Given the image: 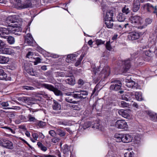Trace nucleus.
Masks as SVG:
<instances>
[{"label": "nucleus", "mask_w": 157, "mask_h": 157, "mask_svg": "<svg viewBox=\"0 0 157 157\" xmlns=\"http://www.w3.org/2000/svg\"><path fill=\"white\" fill-rule=\"evenodd\" d=\"M62 85V84L61 83H57L55 87L50 84L43 83L42 84L41 86L42 87L53 92L56 96L62 97L63 95V93L57 88V87H58L59 86H60Z\"/></svg>", "instance_id": "3"}, {"label": "nucleus", "mask_w": 157, "mask_h": 157, "mask_svg": "<svg viewBox=\"0 0 157 157\" xmlns=\"http://www.w3.org/2000/svg\"><path fill=\"white\" fill-rule=\"evenodd\" d=\"M98 87L97 86L95 87L94 90L93 91V92L92 93L91 95H94V96H96L97 94V92H96V90H98Z\"/></svg>", "instance_id": "54"}, {"label": "nucleus", "mask_w": 157, "mask_h": 157, "mask_svg": "<svg viewBox=\"0 0 157 157\" xmlns=\"http://www.w3.org/2000/svg\"><path fill=\"white\" fill-rule=\"evenodd\" d=\"M33 52H29L26 55V57L30 58H32L33 56Z\"/></svg>", "instance_id": "56"}, {"label": "nucleus", "mask_w": 157, "mask_h": 157, "mask_svg": "<svg viewBox=\"0 0 157 157\" xmlns=\"http://www.w3.org/2000/svg\"><path fill=\"white\" fill-rule=\"evenodd\" d=\"M7 41L10 44H13L15 42L14 38L11 36H9L7 38Z\"/></svg>", "instance_id": "40"}, {"label": "nucleus", "mask_w": 157, "mask_h": 157, "mask_svg": "<svg viewBox=\"0 0 157 157\" xmlns=\"http://www.w3.org/2000/svg\"><path fill=\"white\" fill-rule=\"evenodd\" d=\"M130 61V59H128L123 62V64L124 65V69H129L132 67Z\"/></svg>", "instance_id": "20"}, {"label": "nucleus", "mask_w": 157, "mask_h": 157, "mask_svg": "<svg viewBox=\"0 0 157 157\" xmlns=\"http://www.w3.org/2000/svg\"><path fill=\"white\" fill-rule=\"evenodd\" d=\"M105 23L106 27L108 28H111L113 27V24L112 20H105Z\"/></svg>", "instance_id": "29"}, {"label": "nucleus", "mask_w": 157, "mask_h": 157, "mask_svg": "<svg viewBox=\"0 0 157 157\" xmlns=\"http://www.w3.org/2000/svg\"><path fill=\"white\" fill-rule=\"evenodd\" d=\"M25 44L32 46L35 45L36 42L31 34H27L25 36Z\"/></svg>", "instance_id": "7"}, {"label": "nucleus", "mask_w": 157, "mask_h": 157, "mask_svg": "<svg viewBox=\"0 0 157 157\" xmlns=\"http://www.w3.org/2000/svg\"><path fill=\"white\" fill-rule=\"evenodd\" d=\"M115 26L119 30L123 29L124 28L123 25H120L117 24L115 25Z\"/></svg>", "instance_id": "57"}, {"label": "nucleus", "mask_w": 157, "mask_h": 157, "mask_svg": "<svg viewBox=\"0 0 157 157\" xmlns=\"http://www.w3.org/2000/svg\"><path fill=\"white\" fill-rule=\"evenodd\" d=\"M117 20L120 22L124 21L125 19V17L123 13H120L117 16Z\"/></svg>", "instance_id": "33"}, {"label": "nucleus", "mask_w": 157, "mask_h": 157, "mask_svg": "<svg viewBox=\"0 0 157 157\" xmlns=\"http://www.w3.org/2000/svg\"><path fill=\"white\" fill-rule=\"evenodd\" d=\"M134 95L132 92L128 93L127 94H123L121 96V98L122 100H126V101H130L132 98V96Z\"/></svg>", "instance_id": "14"}, {"label": "nucleus", "mask_w": 157, "mask_h": 157, "mask_svg": "<svg viewBox=\"0 0 157 157\" xmlns=\"http://www.w3.org/2000/svg\"><path fill=\"white\" fill-rule=\"evenodd\" d=\"M18 100L19 101H21L28 104L30 103V101L31 100L30 98L27 97H19L18 98Z\"/></svg>", "instance_id": "21"}, {"label": "nucleus", "mask_w": 157, "mask_h": 157, "mask_svg": "<svg viewBox=\"0 0 157 157\" xmlns=\"http://www.w3.org/2000/svg\"><path fill=\"white\" fill-rule=\"evenodd\" d=\"M110 41L109 40L107 41L105 44V47L109 51H110L112 49V47L110 45Z\"/></svg>", "instance_id": "46"}, {"label": "nucleus", "mask_w": 157, "mask_h": 157, "mask_svg": "<svg viewBox=\"0 0 157 157\" xmlns=\"http://www.w3.org/2000/svg\"><path fill=\"white\" fill-rule=\"evenodd\" d=\"M118 72L119 74L124 75H127L126 74L128 71V69H118Z\"/></svg>", "instance_id": "39"}, {"label": "nucleus", "mask_w": 157, "mask_h": 157, "mask_svg": "<svg viewBox=\"0 0 157 157\" xmlns=\"http://www.w3.org/2000/svg\"><path fill=\"white\" fill-rule=\"evenodd\" d=\"M84 57V54H82L80 56L79 59L75 63V66L77 67L80 65L83 58Z\"/></svg>", "instance_id": "36"}, {"label": "nucleus", "mask_w": 157, "mask_h": 157, "mask_svg": "<svg viewBox=\"0 0 157 157\" xmlns=\"http://www.w3.org/2000/svg\"><path fill=\"white\" fill-rule=\"evenodd\" d=\"M9 61V58L3 56H0V63H7Z\"/></svg>", "instance_id": "26"}, {"label": "nucleus", "mask_w": 157, "mask_h": 157, "mask_svg": "<svg viewBox=\"0 0 157 157\" xmlns=\"http://www.w3.org/2000/svg\"><path fill=\"white\" fill-rule=\"evenodd\" d=\"M144 7L145 8L148 12H153L155 13L157 16V8L156 6H153L149 3H147L144 5Z\"/></svg>", "instance_id": "10"}, {"label": "nucleus", "mask_w": 157, "mask_h": 157, "mask_svg": "<svg viewBox=\"0 0 157 157\" xmlns=\"http://www.w3.org/2000/svg\"><path fill=\"white\" fill-rule=\"evenodd\" d=\"M32 4L30 1L28 0L26 1L22 5L23 8H25L32 6Z\"/></svg>", "instance_id": "28"}, {"label": "nucleus", "mask_w": 157, "mask_h": 157, "mask_svg": "<svg viewBox=\"0 0 157 157\" xmlns=\"http://www.w3.org/2000/svg\"><path fill=\"white\" fill-rule=\"evenodd\" d=\"M66 95L68 96L66 98L65 100L68 102L73 103L77 104L78 101L73 100L74 98L72 94L66 93Z\"/></svg>", "instance_id": "13"}, {"label": "nucleus", "mask_w": 157, "mask_h": 157, "mask_svg": "<svg viewBox=\"0 0 157 157\" xmlns=\"http://www.w3.org/2000/svg\"><path fill=\"white\" fill-rule=\"evenodd\" d=\"M5 22L9 24L11 23H14L15 21L13 18L11 16H9L7 17L5 20Z\"/></svg>", "instance_id": "32"}, {"label": "nucleus", "mask_w": 157, "mask_h": 157, "mask_svg": "<svg viewBox=\"0 0 157 157\" xmlns=\"http://www.w3.org/2000/svg\"><path fill=\"white\" fill-rule=\"evenodd\" d=\"M112 84L109 87V90L111 91H117L121 90L122 83L121 82L118 80H114L111 82Z\"/></svg>", "instance_id": "5"}, {"label": "nucleus", "mask_w": 157, "mask_h": 157, "mask_svg": "<svg viewBox=\"0 0 157 157\" xmlns=\"http://www.w3.org/2000/svg\"><path fill=\"white\" fill-rule=\"evenodd\" d=\"M28 118H29V120L30 121L34 122L36 119L34 117H33L31 115H29L28 116Z\"/></svg>", "instance_id": "51"}, {"label": "nucleus", "mask_w": 157, "mask_h": 157, "mask_svg": "<svg viewBox=\"0 0 157 157\" xmlns=\"http://www.w3.org/2000/svg\"><path fill=\"white\" fill-rule=\"evenodd\" d=\"M130 24L128 23L125 24L123 26L124 28L128 30H130Z\"/></svg>", "instance_id": "55"}, {"label": "nucleus", "mask_w": 157, "mask_h": 157, "mask_svg": "<svg viewBox=\"0 0 157 157\" xmlns=\"http://www.w3.org/2000/svg\"><path fill=\"white\" fill-rule=\"evenodd\" d=\"M140 37V34L136 31L132 32L129 33L128 36L130 40H135L138 39Z\"/></svg>", "instance_id": "11"}, {"label": "nucleus", "mask_w": 157, "mask_h": 157, "mask_svg": "<svg viewBox=\"0 0 157 157\" xmlns=\"http://www.w3.org/2000/svg\"><path fill=\"white\" fill-rule=\"evenodd\" d=\"M79 93L80 96L83 97L81 98V99L86 98L88 95L87 92L86 91L80 90L79 91Z\"/></svg>", "instance_id": "35"}, {"label": "nucleus", "mask_w": 157, "mask_h": 157, "mask_svg": "<svg viewBox=\"0 0 157 157\" xmlns=\"http://www.w3.org/2000/svg\"><path fill=\"white\" fill-rule=\"evenodd\" d=\"M74 98L81 99V98L83 97L80 96L79 91H76V93L72 94Z\"/></svg>", "instance_id": "37"}, {"label": "nucleus", "mask_w": 157, "mask_h": 157, "mask_svg": "<svg viewBox=\"0 0 157 157\" xmlns=\"http://www.w3.org/2000/svg\"><path fill=\"white\" fill-rule=\"evenodd\" d=\"M45 123L42 121H40V122L38 123V125L40 127H43L45 125Z\"/></svg>", "instance_id": "58"}, {"label": "nucleus", "mask_w": 157, "mask_h": 157, "mask_svg": "<svg viewBox=\"0 0 157 157\" xmlns=\"http://www.w3.org/2000/svg\"><path fill=\"white\" fill-rule=\"evenodd\" d=\"M32 136L33 138L35 140H37V138L38 137V135L36 133H34L32 134Z\"/></svg>", "instance_id": "63"}, {"label": "nucleus", "mask_w": 157, "mask_h": 157, "mask_svg": "<svg viewBox=\"0 0 157 157\" xmlns=\"http://www.w3.org/2000/svg\"><path fill=\"white\" fill-rule=\"evenodd\" d=\"M27 72L29 74L33 76L37 75V73L35 69H25Z\"/></svg>", "instance_id": "30"}, {"label": "nucleus", "mask_w": 157, "mask_h": 157, "mask_svg": "<svg viewBox=\"0 0 157 157\" xmlns=\"http://www.w3.org/2000/svg\"><path fill=\"white\" fill-rule=\"evenodd\" d=\"M140 6V3L139 1L138 0H134L132 7V10L134 12H136L139 9Z\"/></svg>", "instance_id": "15"}, {"label": "nucleus", "mask_w": 157, "mask_h": 157, "mask_svg": "<svg viewBox=\"0 0 157 157\" xmlns=\"http://www.w3.org/2000/svg\"><path fill=\"white\" fill-rule=\"evenodd\" d=\"M133 155L132 152H127L124 154V157H132Z\"/></svg>", "instance_id": "52"}, {"label": "nucleus", "mask_w": 157, "mask_h": 157, "mask_svg": "<svg viewBox=\"0 0 157 157\" xmlns=\"http://www.w3.org/2000/svg\"><path fill=\"white\" fill-rule=\"evenodd\" d=\"M1 53L3 54H10L11 52L8 49L4 48L2 49Z\"/></svg>", "instance_id": "42"}, {"label": "nucleus", "mask_w": 157, "mask_h": 157, "mask_svg": "<svg viewBox=\"0 0 157 157\" xmlns=\"http://www.w3.org/2000/svg\"><path fill=\"white\" fill-rule=\"evenodd\" d=\"M105 41H103L101 39H96L95 40V43L98 45H99L104 44Z\"/></svg>", "instance_id": "43"}, {"label": "nucleus", "mask_w": 157, "mask_h": 157, "mask_svg": "<svg viewBox=\"0 0 157 157\" xmlns=\"http://www.w3.org/2000/svg\"><path fill=\"white\" fill-rule=\"evenodd\" d=\"M22 31V29L20 27H11L7 29L4 28H0V35L2 37H5V35L9 34L10 33L14 34L16 35H19Z\"/></svg>", "instance_id": "1"}, {"label": "nucleus", "mask_w": 157, "mask_h": 157, "mask_svg": "<svg viewBox=\"0 0 157 157\" xmlns=\"http://www.w3.org/2000/svg\"><path fill=\"white\" fill-rule=\"evenodd\" d=\"M53 103L52 105L53 109L55 110L58 111L61 109V106L57 101L54 100Z\"/></svg>", "instance_id": "18"}, {"label": "nucleus", "mask_w": 157, "mask_h": 157, "mask_svg": "<svg viewBox=\"0 0 157 157\" xmlns=\"http://www.w3.org/2000/svg\"><path fill=\"white\" fill-rule=\"evenodd\" d=\"M132 140V137L129 134L123 135L122 142L124 143H128L131 142Z\"/></svg>", "instance_id": "17"}, {"label": "nucleus", "mask_w": 157, "mask_h": 157, "mask_svg": "<svg viewBox=\"0 0 157 157\" xmlns=\"http://www.w3.org/2000/svg\"><path fill=\"white\" fill-rule=\"evenodd\" d=\"M147 114L152 121H156V114L150 111H148Z\"/></svg>", "instance_id": "27"}, {"label": "nucleus", "mask_w": 157, "mask_h": 157, "mask_svg": "<svg viewBox=\"0 0 157 157\" xmlns=\"http://www.w3.org/2000/svg\"><path fill=\"white\" fill-rule=\"evenodd\" d=\"M121 106L123 107H127L129 106V105L125 102L122 101L121 102Z\"/></svg>", "instance_id": "49"}, {"label": "nucleus", "mask_w": 157, "mask_h": 157, "mask_svg": "<svg viewBox=\"0 0 157 157\" xmlns=\"http://www.w3.org/2000/svg\"><path fill=\"white\" fill-rule=\"evenodd\" d=\"M136 99L138 101H140L142 100V97L140 94L138 92H136L135 94Z\"/></svg>", "instance_id": "45"}, {"label": "nucleus", "mask_w": 157, "mask_h": 157, "mask_svg": "<svg viewBox=\"0 0 157 157\" xmlns=\"http://www.w3.org/2000/svg\"><path fill=\"white\" fill-rule=\"evenodd\" d=\"M116 126L120 129H125L128 128V125L126 122L122 120H117L115 123Z\"/></svg>", "instance_id": "9"}, {"label": "nucleus", "mask_w": 157, "mask_h": 157, "mask_svg": "<svg viewBox=\"0 0 157 157\" xmlns=\"http://www.w3.org/2000/svg\"><path fill=\"white\" fill-rule=\"evenodd\" d=\"M123 135L118 134H115L114 136V140L117 142H120L122 141Z\"/></svg>", "instance_id": "25"}, {"label": "nucleus", "mask_w": 157, "mask_h": 157, "mask_svg": "<svg viewBox=\"0 0 157 157\" xmlns=\"http://www.w3.org/2000/svg\"><path fill=\"white\" fill-rule=\"evenodd\" d=\"M37 145L42 151H45L47 150V147L44 146L42 143L40 142H38Z\"/></svg>", "instance_id": "34"}, {"label": "nucleus", "mask_w": 157, "mask_h": 157, "mask_svg": "<svg viewBox=\"0 0 157 157\" xmlns=\"http://www.w3.org/2000/svg\"><path fill=\"white\" fill-rule=\"evenodd\" d=\"M0 145L9 149H12L13 148L12 142L6 139L0 140Z\"/></svg>", "instance_id": "8"}, {"label": "nucleus", "mask_w": 157, "mask_h": 157, "mask_svg": "<svg viewBox=\"0 0 157 157\" xmlns=\"http://www.w3.org/2000/svg\"><path fill=\"white\" fill-rule=\"evenodd\" d=\"M152 21V19L150 18H146L145 21V25H143L144 26H145V27L147 26V25L150 24L151 23Z\"/></svg>", "instance_id": "44"}, {"label": "nucleus", "mask_w": 157, "mask_h": 157, "mask_svg": "<svg viewBox=\"0 0 157 157\" xmlns=\"http://www.w3.org/2000/svg\"><path fill=\"white\" fill-rule=\"evenodd\" d=\"M5 45V43L2 40H0V49L3 48Z\"/></svg>", "instance_id": "61"}, {"label": "nucleus", "mask_w": 157, "mask_h": 157, "mask_svg": "<svg viewBox=\"0 0 157 157\" xmlns=\"http://www.w3.org/2000/svg\"><path fill=\"white\" fill-rule=\"evenodd\" d=\"M129 21L134 27L138 29H142L145 28V26L142 25L144 22L143 20L140 16L138 15L132 16L129 17Z\"/></svg>", "instance_id": "2"}, {"label": "nucleus", "mask_w": 157, "mask_h": 157, "mask_svg": "<svg viewBox=\"0 0 157 157\" xmlns=\"http://www.w3.org/2000/svg\"><path fill=\"white\" fill-rule=\"evenodd\" d=\"M72 76V73L71 72H69L68 75L67 74L66 75V77H68L66 79V82L71 85H74L75 83V80L73 78Z\"/></svg>", "instance_id": "12"}, {"label": "nucleus", "mask_w": 157, "mask_h": 157, "mask_svg": "<svg viewBox=\"0 0 157 157\" xmlns=\"http://www.w3.org/2000/svg\"><path fill=\"white\" fill-rule=\"evenodd\" d=\"M113 12L112 10H108L104 17L105 20H112Z\"/></svg>", "instance_id": "16"}, {"label": "nucleus", "mask_w": 157, "mask_h": 157, "mask_svg": "<svg viewBox=\"0 0 157 157\" xmlns=\"http://www.w3.org/2000/svg\"><path fill=\"white\" fill-rule=\"evenodd\" d=\"M57 75L59 76L64 77V76L66 77V75H68L69 73L66 74V72H64V71L62 72H57Z\"/></svg>", "instance_id": "47"}, {"label": "nucleus", "mask_w": 157, "mask_h": 157, "mask_svg": "<svg viewBox=\"0 0 157 157\" xmlns=\"http://www.w3.org/2000/svg\"><path fill=\"white\" fill-rule=\"evenodd\" d=\"M3 128L7 129L9 132H11L12 133L14 134L15 133V131L10 127L5 126L3 127Z\"/></svg>", "instance_id": "50"}, {"label": "nucleus", "mask_w": 157, "mask_h": 157, "mask_svg": "<svg viewBox=\"0 0 157 157\" xmlns=\"http://www.w3.org/2000/svg\"><path fill=\"white\" fill-rule=\"evenodd\" d=\"M38 156L39 157H55L54 156L50 155H38Z\"/></svg>", "instance_id": "59"}, {"label": "nucleus", "mask_w": 157, "mask_h": 157, "mask_svg": "<svg viewBox=\"0 0 157 157\" xmlns=\"http://www.w3.org/2000/svg\"><path fill=\"white\" fill-rule=\"evenodd\" d=\"M56 134L59 135L61 137L64 136L66 133L65 132L62 130L60 128H58L56 130Z\"/></svg>", "instance_id": "23"}, {"label": "nucleus", "mask_w": 157, "mask_h": 157, "mask_svg": "<svg viewBox=\"0 0 157 157\" xmlns=\"http://www.w3.org/2000/svg\"><path fill=\"white\" fill-rule=\"evenodd\" d=\"M70 151V149L68 146L66 144L63 146V151L64 154L68 153Z\"/></svg>", "instance_id": "38"}, {"label": "nucleus", "mask_w": 157, "mask_h": 157, "mask_svg": "<svg viewBox=\"0 0 157 157\" xmlns=\"http://www.w3.org/2000/svg\"><path fill=\"white\" fill-rule=\"evenodd\" d=\"M7 75L4 72L3 69H0V79L3 80L6 78Z\"/></svg>", "instance_id": "31"}, {"label": "nucleus", "mask_w": 157, "mask_h": 157, "mask_svg": "<svg viewBox=\"0 0 157 157\" xmlns=\"http://www.w3.org/2000/svg\"><path fill=\"white\" fill-rule=\"evenodd\" d=\"M129 76H128L127 77L128 78H126L125 80L126 82V85L129 88L137 89L138 86V83L131 79V78H130Z\"/></svg>", "instance_id": "6"}, {"label": "nucleus", "mask_w": 157, "mask_h": 157, "mask_svg": "<svg viewBox=\"0 0 157 157\" xmlns=\"http://www.w3.org/2000/svg\"><path fill=\"white\" fill-rule=\"evenodd\" d=\"M122 11L123 14H128L130 12L129 7L128 6H125L122 8Z\"/></svg>", "instance_id": "24"}, {"label": "nucleus", "mask_w": 157, "mask_h": 157, "mask_svg": "<svg viewBox=\"0 0 157 157\" xmlns=\"http://www.w3.org/2000/svg\"><path fill=\"white\" fill-rule=\"evenodd\" d=\"M41 59L39 57L36 58L35 59V60L33 62L34 65H36L37 64V63H40Z\"/></svg>", "instance_id": "53"}, {"label": "nucleus", "mask_w": 157, "mask_h": 157, "mask_svg": "<svg viewBox=\"0 0 157 157\" xmlns=\"http://www.w3.org/2000/svg\"><path fill=\"white\" fill-rule=\"evenodd\" d=\"M49 133L52 136H55L56 132L53 130H51L49 132Z\"/></svg>", "instance_id": "64"}, {"label": "nucleus", "mask_w": 157, "mask_h": 157, "mask_svg": "<svg viewBox=\"0 0 157 157\" xmlns=\"http://www.w3.org/2000/svg\"><path fill=\"white\" fill-rule=\"evenodd\" d=\"M90 123L89 122H86L83 126V128L84 129H85L86 128H87L90 127Z\"/></svg>", "instance_id": "60"}, {"label": "nucleus", "mask_w": 157, "mask_h": 157, "mask_svg": "<svg viewBox=\"0 0 157 157\" xmlns=\"http://www.w3.org/2000/svg\"><path fill=\"white\" fill-rule=\"evenodd\" d=\"M92 72L95 78L97 76L99 78L102 76L104 78H106L110 73L109 69H93Z\"/></svg>", "instance_id": "4"}, {"label": "nucleus", "mask_w": 157, "mask_h": 157, "mask_svg": "<svg viewBox=\"0 0 157 157\" xmlns=\"http://www.w3.org/2000/svg\"><path fill=\"white\" fill-rule=\"evenodd\" d=\"M77 57V56L75 54L68 55L67 56L66 61L67 63H71V61L75 59Z\"/></svg>", "instance_id": "19"}, {"label": "nucleus", "mask_w": 157, "mask_h": 157, "mask_svg": "<svg viewBox=\"0 0 157 157\" xmlns=\"http://www.w3.org/2000/svg\"><path fill=\"white\" fill-rule=\"evenodd\" d=\"M22 88H23V89L26 90H33L34 89V88L33 87L31 86H23Z\"/></svg>", "instance_id": "48"}, {"label": "nucleus", "mask_w": 157, "mask_h": 157, "mask_svg": "<svg viewBox=\"0 0 157 157\" xmlns=\"http://www.w3.org/2000/svg\"><path fill=\"white\" fill-rule=\"evenodd\" d=\"M101 125L98 124H95L92 126L93 128H95L96 129H99Z\"/></svg>", "instance_id": "62"}, {"label": "nucleus", "mask_w": 157, "mask_h": 157, "mask_svg": "<svg viewBox=\"0 0 157 157\" xmlns=\"http://www.w3.org/2000/svg\"><path fill=\"white\" fill-rule=\"evenodd\" d=\"M118 113L124 118H127L128 116V114L127 113V112L125 110L123 109H120L118 111Z\"/></svg>", "instance_id": "22"}, {"label": "nucleus", "mask_w": 157, "mask_h": 157, "mask_svg": "<svg viewBox=\"0 0 157 157\" xmlns=\"http://www.w3.org/2000/svg\"><path fill=\"white\" fill-rule=\"evenodd\" d=\"M15 116V113L13 112H9L7 114V116L9 118L10 121H12V119L14 118Z\"/></svg>", "instance_id": "41"}]
</instances>
